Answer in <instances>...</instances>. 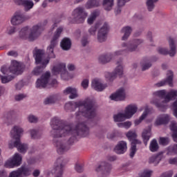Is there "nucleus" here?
Returning a JSON list of instances; mask_svg holds the SVG:
<instances>
[{"instance_id":"obj_27","label":"nucleus","mask_w":177,"mask_h":177,"mask_svg":"<svg viewBox=\"0 0 177 177\" xmlns=\"http://www.w3.org/2000/svg\"><path fill=\"white\" fill-rule=\"evenodd\" d=\"M150 138H151V126H148L142 133V138L145 146H147V142L150 140Z\"/></svg>"},{"instance_id":"obj_16","label":"nucleus","mask_w":177,"mask_h":177,"mask_svg":"<svg viewBox=\"0 0 177 177\" xmlns=\"http://www.w3.org/2000/svg\"><path fill=\"white\" fill-rule=\"evenodd\" d=\"M111 164L107 162H101L96 167L95 172L100 174V175H110L111 172Z\"/></svg>"},{"instance_id":"obj_34","label":"nucleus","mask_w":177,"mask_h":177,"mask_svg":"<svg viewBox=\"0 0 177 177\" xmlns=\"http://www.w3.org/2000/svg\"><path fill=\"white\" fill-rule=\"evenodd\" d=\"M60 45L63 50H70L71 48V40L67 37H64L62 40Z\"/></svg>"},{"instance_id":"obj_26","label":"nucleus","mask_w":177,"mask_h":177,"mask_svg":"<svg viewBox=\"0 0 177 177\" xmlns=\"http://www.w3.org/2000/svg\"><path fill=\"white\" fill-rule=\"evenodd\" d=\"M127 150H128V147L127 145V142L125 141L119 142L114 148V151L117 154H124Z\"/></svg>"},{"instance_id":"obj_5","label":"nucleus","mask_w":177,"mask_h":177,"mask_svg":"<svg viewBox=\"0 0 177 177\" xmlns=\"http://www.w3.org/2000/svg\"><path fill=\"white\" fill-rule=\"evenodd\" d=\"M176 97H177V90L171 89L169 92L166 93L164 99L160 103V100L157 99L151 100V104H154L160 111H165L168 107V103H169L171 100H174Z\"/></svg>"},{"instance_id":"obj_50","label":"nucleus","mask_w":177,"mask_h":177,"mask_svg":"<svg viewBox=\"0 0 177 177\" xmlns=\"http://www.w3.org/2000/svg\"><path fill=\"white\" fill-rule=\"evenodd\" d=\"M28 121L31 124H34L35 122H38V118L34 115H29L28 116Z\"/></svg>"},{"instance_id":"obj_56","label":"nucleus","mask_w":177,"mask_h":177,"mask_svg":"<svg viewBox=\"0 0 177 177\" xmlns=\"http://www.w3.org/2000/svg\"><path fill=\"white\" fill-rule=\"evenodd\" d=\"M15 32H16V28L13 26H10L7 30V34H8L9 35H12V34H15Z\"/></svg>"},{"instance_id":"obj_6","label":"nucleus","mask_w":177,"mask_h":177,"mask_svg":"<svg viewBox=\"0 0 177 177\" xmlns=\"http://www.w3.org/2000/svg\"><path fill=\"white\" fill-rule=\"evenodd\" d=\"M44 55V52L41 50H37L36 53V55L34 56L36 64H40V66H37L32 71V74L34 75H41L48 64H49V59H43L42 56Z\"/></svg>"},{"instance_id":"obj_12","label":"nucleus","mask_w":177,"mask_h":177,"mask_svg":"<svg viewBox=\"0 0 177 177\" xmlns=\"http://www.w3.org/2000/svg\"><path fill=\"white\" fill-rule=\"evenodd\" d=\"M65 166L66 161L64 158H58L55 162L53 169L51 171L52 175H53L54 177H62Z\"/></svg>"},{"instance_id":"obj_32","label":"nucleus","mask_w":177,"mask_h":177,"mask_svg":"<svg viewBox=\"0 0 177 177\" xmlns=\"http://www.w3.org/2000/svg\"><path fill=\"white\" fill-rule=\"evenodd\" d=\"M100 15V12L97 10L92 12L87 18V24H88L90 26H92V24H93V23H95L96 21V19L99 17Z\"/></svg>"},{"instance_id":"obj_37","label":"nucleus","mask_w":177,"mask_h":177,"mask_svg":"<svg viewBox=\"0 0 177 177\" xmlns=\"http://www.w3.org/2000/svg\"><path fill=\"white\" fill-rule=\"evenodd\" d=\"M113 120L115 122H122V121H125V120H129V118L127 117L125 113H119L113 115Z\"/></svg>"},{"instance_id":"obj_23","label":"nucleus","mask_w":177,"mask_h":177,"mask_svg":"<svg viewBox=\"0 0 177 177\" xmlns=\"http://www.w3.org/2000/svg\"><path fill=\"white\" fill-rule=\"evenodd\" d=\"M91 87L97 92H102L107 88V84L102 83L100 79H94L91 82Z\"/></svg>"},{"instance_id":"obj_2","label":"nucleus","mask_w":177,"mask_h":177,"mask_svg":"<svg viewBox=\"0 0 177 177\" xmlns=\"http://www.w3.org/2000/svg\"><path fill=\"white\" fill-rule=\"evenodd\" d=\"M143 39H135L129 42H123L119 46V49L113 53L104 54L99 57L98 62L101 64H107L110 63L116 56H122V55H127V53H132L138 50V46L142 45Z\"/></svg>"},{"instance_id":"obj_33","label":"nucleus","mask_w":177,"mask_h":177,"mask_svg":"<svg viewBox=\"0 0 177 177\" xmlns=\"http://www.w3.org/2000/svg\"><path fill=\"white\" fill-rule=\"evenodd\" d=\"M136 145H142V142L139 140H133L131 142V147L130 149V157L131 158H133L135 157V154H136Z\"/></svg>"},{"instance_id":"obj_63","label":"nucleus","mask_w":177,"mask_h":177,"mask_svg":"<svg viewBox=\"0 0 177 177\" xmlns=\"http://www.w3.org/2000/svg\"><path fill=\"white\" fill-rule=\"evenodd\" d=\"M129 0H118V6H124L126 2H128Z\"/></svg>"},{"instance_id":"obj_40","label":"nucleus","mask_w":177,"mask_h":177,"mask_svg":"<svg viewBox=\"0 0 177 177\" xmlns=\"http://www.w3.org/2000/svg\"><path fill=\"white\" fill-rule=\"evenodd\" d=\"M102 5L105 10L110 11L114 6V0H103Z\"/></svg>"},{"instance_id":"obj_20","label":"nucleus","mask_w":177,"mask_h":177,"mask_svg":"<svg viewBox=\"0 0 177 177\" xmlns=\"http://www.w3.org/2000/svg\"><path fill=\"white\" fill-rule=\"evenodd\" d=\"M53 74L54 75H57V74H61L62 78H64V75H68V73L66 69V64L63 62H59L57 65H55L53 70Z\"/></svg>"},{"instance_id":"obj_47","label":"nucleus","mask_w":177,"mask_h":177,"mask_svg":"<svg viewBox=\"0 0 177 177\" xmlns=\"http://www.w3.org/2000/svg\"><path fill=\"white\" fill-rule=\"evenodd\" d=\"M131 125H132V122L129 121L118 124V126L119 127V128H125L126 129H129V128H131Z\"/></svg>"},{"instance_id":"obj_14","label":"nucleus","mask_w":177,"mask_h":177,"mask_svg":"<svg viewBox=\"0 0 177 177\" xmlns=\"http://www.w3.org/2000/svg\"><path fill=\"white\" fill-rule=\"evenodd\" d=\"M107 34H109V24L104 23L101 25L97 34V41L102 44V42H106L107 39Z\"/></svg>"},{"instance_id":"obj_38","label":"nucleus","mask_w":177,"mask_h":177,"mask_svg":"<svg viewBox=\"0 0 177 177\" xmlns=\"http://www.w3.org/2000/svg\"><path fill=\"white\" fill-rule=\"evenodd\" d=\"M21 6H24V10L28 12V10L34 8V1L32 0H24Z\"/></svg>"},{"instance_id":"obj_62","label":"nucleus","mask_w":177,"mask_h":177,"mask_svg":"<svg viewBox=\"0 0 177 177\" xmlns=\"http://www.w3.org/2000/svg\"><path fill=\"white\" fill-rule=\"evenodd\" d=\"M169 163L173 165H177V158H170L169 160Z\"/></svg>"},{"instance_id":"obj_3","label":"nucleus","mask_w":177,"mask_h":177,"mask_svg":"<svg viewBox=\"0 0 177 177\" xmlns=\"http://www.w3.org/2000/svg\"><path fill=\"white\" fill-rule=\"evenodd\" d=\"M63 26H59L57 28L56 31L54 33V35L53 37V39L50 41V45L47 47L46 49V55L47 57H45V51L44 50L36 48L35 49L33 52V56H36L37 52L38 50H40L43 52L42 55V59L43 60H48L50 62V59H56V55H55V48H56V46L57 45V42H59V38H60V35H62V32H63Z\"/></svg>"},{"instance_id":"obj_51","label":"nucleus","mask_w":177,"mask_h":177,"mask_svg":"<svg viewBox=\"0 0 177 177\" xmlns=\"http://www.w3.org/2000/svg\"><path fill=\"white\" fill-rule=\"evenodd\" d=\"M75 169L77 172L81 173L84 171V165L76 163L75 165Z\"/></svg>"},{"instance_id":"obj_52","label":"nucleus","mask_w":177,"mask_h":177,"mask_svg":"<svg viewBox=\"0 0 177 177\" xmlns=\"http://www.w3.org/2000/svg\"><path fill=\"white\" fill-rule=\"evenodd\" d=\"M81 85L83 88L88 89V86H89V80L84 79L82 80Z\"/></svg>"},{"instance_id":"obj_31","label":"nucleus","mask_w":177,"mask_h":177,"mask_svg":"<svg viewBox=\"0 0 177 177\" xmlns=\"http://www.w3.org/2000/svg\"><path fill=\"white\" fill-rule=\"evenodd\" d=\"M163 157L162 153H157L156 155H153L149 158V164L158 165V164H160V161L162 160Z\"/></svg>"},{"instance_id":"obj_54","label":"nucleus","mask_w":177,"mask_h":177,"mask_svg":"<svg viewBox=\"0 0 177 177\" xmlns=\"http://www.w3.org/2000/svg\"><path fill=\"white\" fill-rule=\"evenodd\" d=\"M23 86H24V83L23 81H20L15 84V89L16 91H20Z\"/></svg>"},{"instance_id":"obj_44","label":"nucleus","mask_w":177,"mask_h":177,"mask_svg":"<svg viewBox=\"0 0 177 177\" xmlns=\"http://www.w3.org/2000/svg\"><path fill=\"white\" fill-rule=\"evenodd\" d=\"M29 133L30 134L31 139H39L42 135L39 131H38V130L35 129L29 130Z\"/></svg>"},{"instance_id":"obj_9","label":"nucleus","mask_w":177,"mask_h":177,"mask_svg":"<svg viewBox=\"0 0 177 177\" xmlns=\"http://www.w3.org/2000/svg\"><path fill=\"white\" fill-rule=\"evenodd\" d=\"M32 172V169L26 166H21L17 171L10 173L9 177H26L30 176ZM0 177H6L5 171H0Z\"/></svg>"},{"instance_id":"obj_36","label":"nucleus","mask_w":177,"mask_h":177,"mask_svg":"<svg viewBox=\"0 0 177 177\" xmlns=\"http://www.w3.org/2000/svg\"><path fill=\"white\" fill-rule=\"evenodd\" d=\"M101 0H88L85 4L86 9H92V8H97Z\"/></svg>"},{"instance_id":"obj_8","label":"nucleus","mask_w":177,"mask_h":177,"mask_svg":"<svg viewBox=\"0 0 177 177\" xmlns=\"http://www.w3.org/2000/svg\"><path fill=\"white\" fill-rule=\"evenodd\" d=\"M56 85H57V80H50V72H46L36 82L37 88H46V86H55Z\"/></svg>"},{"instance_id":"obj_60","label":"nucleus","mask_w":177,"mask_h":177,"mask_svg":"<svg viewBox=\"0 0 177 177\" xmlns=\"http://www.w3.org/2000/svg\"><path fill=\"white\" fill-rule=\"evenodd\" d=\"M172 175H174V171H169L163 173L162 177H172Z\"/></svg>"},{"instance_id":"obj_4","label":"nucleus","mask_w":177,"mask_h":177,"mask_svg":"<svg viewBox=\"0 0 177 177\" xmlns=\"http://www.w3.org/2000/svg\"><path fill=\"white\" fill-rule=\"evenodd\" d=\"M44 30L42 25H35L30 30L28 27H25L19 32V37L22 39H28L29 41H35Z\"/></svg>"},{"instance_id":"obj_49","label":"nucleus","mask_w":177,"mask_h":177,"mask_svg":"<svg viewBox=\"0 0 177 177\" xmlns=\"http://www.w3.org/2000/svg\"><path fill=\"white\" fill-rule=\"evenodd\" d=\"M159 143L162 146H167L169 143V138L165 137H161L159 139Z\"/></svg>"},{"instance_id":"obj_64","label":"nucleus","mask_w":177,"mask_h":177,"mask_svg":"<svg viewBox=\"0 0 177 177\" xmlns=\"http://www.w3.org/2000/svg\"><path fill=\"white\" fill-rule=\"evenodd\" d=\"M82 45L86 46L88 45V38L83 37L82 39Z\"/></svg>"},{"instance_id":"obj_21","label":"nucleus","mask_w":177,"mask_h":177,"mask_svg":"<svg viewBox=\"0 0 177 177\" xmlns=\"http://www.w3.org/2000/svg\"><path fill=\"white\" fill-rule=\"evenodd\" d=\"M1 72L3 74V76L0 75V80L2 84H8L15 79V76L9 73L6 67L2 66L1 68Z\"/></svg>"},{"instance_id":"obj_30","label":"nucleus","mask_w":177,"mask_h":177,"mask_svg":"<svg viewBox=\"0 0 177 177\" xmlns=\"http://www.w3.org/2000/svg\"><path fill=\"white\" fill-rule=\"evenodd\" d=\"M132 27L128 26H124L121 30L122 34H124L122 37V41H127L131 36V34H132Z\"/></svg>"},{"instance_id":"obj_45","label":"nucleus","mask_w":177,"mask_h":177,"mask_svg":"<svg viewBox=\"0 0 177 177\" xmlns=\"http://www.w3.org/2000/svg\"><path fill=\"white\" fill-rule=\"evenodd\" d=\"M102 24L100 23H97L95 26H91L88 29V34L90 35H96V30L99 28V27H101Z\"/></svg>"},{"instance_id":"obj_11","label":"nucleus","mask_w":177,"mask_h":177,"mask_svg":"<svg viewBox=\"0 0 177 177\" xmlns=\"http://www.w3.org/2000/svg\"><path fill=\"white\" fill-rule=\"evenodd\" d=\"M72 17L76 23H84V21H85V19L88 17V12L85 11V8H84V7L79 6L73 10Z\"/></svg>"},{"instance_id":"obj_10","label":"nucleus","mask_w":177,"mask_h":177,"mask_svg":"<svg viewBox=\"0 0 177 177\" xmlns=\"http://www.w3.org/2000/svg\"><path fill=\"white\" fill-rule=\"evenodd\" d=\"M167 41L169 43L170 50L169 51L168 49L162 47H159L158 48V52L160 55H169L171 57H174L175 55H176V42L177 39L176 38L169 37L167 38Z\"/></svg>"},{"instance_id":"obj_59","label":"nucleus","mask_w":177,"mask_h":177,"mask_svg":"<svg viewBox=\"0 0 177 177\" xmlns=\"http://www.w3.org/2000/svg\"><path fill=\"white\" fill-rule=\"evenodd\" d=\"M7 55L8 56H12V57H17V56H19V54L17 53V52L15 50L9 51L7 53Z\"/></svg>"},{"instance_id":"obj_53","label":"nucleus","mask_w":177,"mask_h":177,"mask_svg":"<svg viewBox=\"0 0 177 177\" xmlns=\"http://www.w3.org/2000/svg\"><path fill=\"white\" fill-rule=\"evenodd\" d=\"M151 174H153L152 171L145 170L142 174L141 177H151Z\"/></svg>"},{"instance_id":"obj_19","label":"nucleus","mask_w":177,"mask_h":177,"mask_svg":"<svg viewBox=\"0 0 177 177\" xmlns=\"http://www.w3.org/2000/svg\"><path fill=\"white\" fill-rule=\"evenodd\" d=\"M167 84L170 86H174V72L168 71L167 73V78L165 80H162L155 84V86L160 88L161 86H165Z\"/></svg>"},{"instance_id":"obj_46","label":"nucleus","mask_w":177,"mask_h":177,"mask_svg":"<svg viewBox=\"0 0 177 177\" xmlns=\"http://www.w3.org/2000/svg\"><path fill=\"white\" fill-rule=\"evenodd\" d=\"M136 133H135V131H129L127 133V137L128 138L129 140H131V142H133V140H138L136 139Z\"/></svg>"},{"instance_id":"obj_28","label":"nucleus","mask_w":177,"mask_h":177,"mask_svg":"<svg viewBox=\"0 0 177 177\" xmlns=\"http://www.w3.org/2000/svg\"><path fill=\"white\" fill-rule=\"evenodd\" d=\"M64 95H70L69 98L71 99H76L78 97V92L77 88L74 87H67L63 92Z\"/></svg>"},{"instance_id":"obj_22","label":"nucleus","mask_w":177,"mask_h":177,"mask_svg":"<svg viewBox=\"0 0 177 177\" xmlns=\"http://www.w3.org/2000/svg\"><path fill=\"white\" fill-rule=\"evenodd\" d=\"M23 133H24V129L20 126H14L10 131V136L15 140H20Z\"/></svg>"},{"instance_id":"obj_29","label":"nucleus","mask_w":177,"mask_h":177,"mask_svg":"<svg viewBox=\"0 0 177 177\" xmlns=\"http://www.w3.org/2000/svg\"><path fill=\"white\" fill-rule=\"evenodd\" d=\"M170 120H171V118H169V115L162 114L157 118V119L156 120V125H164L165 124H168V122H169Z\"/></svg>"},{"instance_id":"obj_61","label":"nucleus","mask_w":177,"mask_h":177,"mask_svg":"<svg viewBox=\"0 0 177 177\" xmlns=\"http://www.w3.org/2000/svg\"><path fill=\"white\" fill-rule=\"evenodd\" d=\"M147 38L149 42H153V33L151 32H148L147 34Z\"/></svg>"},{"instance_id":"obj_17","label":"nucleus","mask_w":177,"mask_h":177,"mask_svg":"<svg viewBox=\"0 0 177 177\" xmlns=\"http://www.w3.org/2000/svg\"><path fill=\"white\" fill-rule=\"evenodd\" d=\"M8 147L9 149H14V147H17L18 151H19V153H22L23 154L26 153L27 150H28V145L27 144L21 143L20 140H10L8 142Z\"/></svg>"},{"instance_id":"obj_25","label":"nucleus","mask_w":177,"mask_h":177,"mask_svg":"<svg viewBox=\"0 0 177 177\" xmlns=\"http://www.w3.org/2000/svg\"><path fill=\"white\" fill-rule=\"evenodd\" d=\"M138 111V105L135 104H129L127 106L125 107L124 109V114H126L127 118H132L134 114H136Z\"/></svg>"},{"instance_id":"obj_58","label":"nucleus","mask_w":177,"mask_h":177,"mask_svg":"<svg viewBox=\"0 0 177 177\" xmlns=\"http://www.w3.org/2000/svg\"><path fill=\"white\" fill-rule=\"evenodd\" d=\"M6 93H8V90H6V88L0 86V96H3V95H6Z\"/></svg>"},{"instance_id":"obj_13","label":"nucleus","mask_w":177,"mask_h":177,"mask_svg":"<svg viewBox=\"0 0 177 177\" xmlns=\"http://www.w3.org/2000/svg\"><path fill=\"white\" fill-rule=\"evenodd\" d=\"M23 158L21 155L16 153L12 157L7 160L4 164L6 168H16V167H20L21 165V161Z\"/></svg>"},{"instance_id":"obj_39","label":"nucleus","mask_w":177,"mask_h":177,"mask_svg":"<svg viewBox=\"0 0 177 177\" xmlns=\"http://www.w3.org/2000/svg\"><path fill=\"white\" fill-rule=\"evenodd\" d=\"M153 95L156 97H160V100L158 98H153V99H157L158 100H159V103H161V102L164 100V97H165V95H167V91L165 90L157 91H155L153 93Z\"/></svg>"},{"instance_id":"obj_48","label":"nucleus","mask_w":177,"mask_h":177,"mask_svg":"<svg viewBox=\"0 0 177 177\" xmlns=\"http://www.w3.org/2000/svg\"><path fill=\"white\" fill-rule=\"evenodd\" d=\"M56 102V97L55 95L50 96L44 100V104H52Z\"/></svg>"},{"instance_id":"obj_41","label":"nucleus","mask_w":177,"mask_h":177,"mask_svg":"<svg viewBox=\"0 0 177 177\" xmlns=\"http://www.w3.org/2000/svg\"><path fill=\"white\" fill-rule=\"evenodd\" d=\"M158 142H157V140L153 139L151 141L149 145V150L152 153H156V151H158L159 149Z\"/></svg>"},{"instance_id":"obj_35","label":"nucleus","mask_w":177,"mask_h":177,"mask_svg":"<svg viewBox=\"0 0 177 177\" xmlns=\"http://www.w3.org/2000/svg\"><path fill=\"white\" fill-rule=\"evenodd\" d=\"M150 113V109H149L148 106H146L145 107V111L142 113V114L140 115V117L139 118V119H137L134 121V124L135 125H139V124H140L142 122V121H143V120H145V118H146L147 117V115Z\"/></svg>"},{"instance_id":"obj_18","label":"nucleus","mask_w":177,"mask_h":177,"mask_svg":"<svg viewBox=\"0 0 177 177\" xmlns=\"http://www.w3.org/2000/svg\"><path fill=\"white\" fill-rule=\"evenodd\" d=\"M109 97L111 100H114L115 102L125 100V97H127L125 88H124V87L118 88L115 93L111 94Z\"/></svg>"},{"instance_id":"obj_42","label":"nucleus","mask_w":177,"mask_h":177,"mask_svg":"<svg viewBox=\"0 0 177 177\" xmlns=\"http://www.w3.org/2000/svg\"><path fill=\"white\" fill-rule=\"evenodd\" d=\"M141 67L142 71H146V70H149L150 67H151V62L150 59H144L141 62Z\"/></svg>"},{"instance_id":"obj_55","label":"nucleus","mask_w":177,"mask_h":177,"mask_svg":"<svg viewBox=\"0 0 177 177\" xmlns=\"http://www.w3.org/2000/svg\"><path fill=\"white\" fill-rule=\"evenodd\" d=\"M24 97H26V95H24V94H18V95H15V100L17 102H20V100H23V99H24Z\"/></svg>"},{"instance_id":"obj_7","label":"nucleus","mask_w":177,"mask_h":177,"mask_svg":"<svg viewBox=\"0 0 177 177\" xmlns=\"http://www.w3.org/2000/svg\"><path fill=\"white\" fill-rule=\"evenodd\" d=\"M117 75L118 77H122L124 75V62L122 59H119L116 62V67L113 73H105V78L111 82L117 78Z\"/></svg>"},{"instance_id":"obj_1","label":"nucleus","mask_w":177,"mask_h":177,"mask_svg":"<svg viewBox=\"0 0 177 177\" xmlns=\"http://www.w3.org/2000/svg\"><path fill=\"white\" fill-rule=\"evenodd\" d=\"M75 109H79V111L75 113V118L77 120L75 127L73 124H64L57 118H53L51 120L50 125L53 130L50 134L53 143L59 154H63L70 150V147L66 144L70 136L89 135V128L84 120L85 118H93L96 115L93 109V100L86 98L83 101L67 102L65 104L66 111H75Z\"/></svg>"},{"instance_id":"obj_43","label":"nucleus","mask_w":177,"mask_h":177,"mask_svg":"<svg viewBox=\"0 0 177 177\" xmlns=\"http://www.w3.org/2000/svg\"><path fill=\"white\" fill-rule=\"evenodd\" d=\"M158 2V0H147V8L149 12H152V10L156 8V3Z\"/></svg>"},{"instance_id":"obj_15","label":"nucleus","mask_w":177,"mask_h":177,"mask_svg":"<svg viewBox=\"0 0 177 177\" xmlns=\"http://www.w3.org/2000/svg\"><path fill=\"white\" fill-rule=\"evenodd\" d=\"M27 20L26 15L20 10L16 11L10 19V23L12 26H20Z\"/></svg>"},{"instance_id":"obj_57","label":"nucleus","mask_w":177,"mask_h":177,"mask_svg":"<svg viewBox=\"0 0 177 177\" xmlns=\"http://www.w3.org/2000/svg\"><path fill=\"white\" fill-rule=\"evenodd\" d=\"M174 115L177 118V98L176 102L173 103Z\"/></svg>"},{"instance_id":"obj_24","label":"nucleus","mask_w":177,"mask_h":177,"mask_svg":"<svg viewBox=\"0 0 177 177\" xmlns=\"http://www.w3.org/2000/svg\"><path fill=\"white\" fill-rule=\"evenodd\" d=\"M6 70H8L10 74H17V75H19V74H21L22 73L21 66H20V64L17 62V61H12L9 68H6Z\"/></svg>"}]
</instances>
